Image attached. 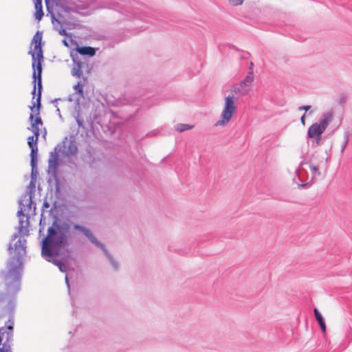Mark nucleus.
<instances>
[{
  "label": "nucleus",
  "instance_id": "obj_24",
  "mask_svg": "<svg viewBox=\"0 0 352 352\" xmlns=\"http://www.w3.org/2000/svg\"><path fill=\"white\" fill-rule=\"evenodd\" d=\"M30 130L32 131V132H36L37 133V131H40V129L38 126V125H34L33 124H31V128H29Z\"/></svg>",
  "mask_w": 352,
  "mask_h": 352
},
{
  "label": "nucleus",
  "instance_id": "obj_16",
  "mask_svg": "<svg viewBox=\"0 0 352 352\" xmlns=\"http://www.w3.org/2000/svg\"><path fill=\"white\" fill-rule=\"evenodd\" d=\"M42 32L38 31L32 39L31 44H41Z\"/></svg>",
  "mask_w": 352,
  "mask_h": 352
},
{
  "label": "nucleus",
  "instance_id": "obj_11",
  "mask_svg": "<svg viewBox=\"0 0 352 352\" xmlns=\"http://www.w3.org/2000/svg\"><path fill=\"white\" fill-rule=\"evenodd\" d=\"M37 143H38V141H36L34 136L32 135L28 138V144L31 149L30 156H37V153H38Z\"/></svg>",
  "mask_w": 352,
  "mask_h": 352
},
{
  "label": "nucleus",
  "instance_id": "obj_29",
  "mask_svg": "<svg viewBox=\"0 0 352 352\" xmlns=\"http://www.w3.org/2000/svg\"><path fill=\"white\" fill-rule=\"evenodd\" d=\"M65 283H66V284H67V288H68V289L69 290V289H70V286H69V280H68V276H67V275H66V276H65Z\"/></svg>",
  "mask_w": 352,
  "mask_h": 352
},
{
  "label": "nucleus",
  "instance_id": "obj_20",
  "mask_svg": "<svg viewBox=\"0 0 352 352\" xmlns=\"http://www.w3.org/2000/svg\"><path fill=\"white\" fill-rule=\"evenodd\" d=\"M314 315H315L316 319L317 320L318 323H320V322H322L324 321L322 315L320 314V313L318 311V310L316 308L314 309Z\"/></svg>",
  "mask_w": 352,
  "mask_h": 352
},
{
  "label": "nucleus",
  "instance_id": "obj_1",
  "mask_svg": "<svg viewBox=\"0 0 352 352\" xmlns=\"http://www.w3.org/2000/svg\"><path fill=\"white\" fill-rule=\"evenodd\" d=\"M32 192H25L22 198L19 200V208L17 212V217L19 218V226L16 228L17 232L14 233L8 245V250L10 252V257L8 259L6 265V269L0 272V276L3 281V274L9 272L11 267L21 266L19 278V289H21V280L22 273L23 270L24 257L26 255V239L23 238L25 236L29 235V226L30 221L29 217L23 214L25 210V206L28 207V210H31L32 204Z\"/></svg>",
  "mask_w": 352,
  "mask_h": 352
},
{
  "label": "nucleus",
  "instance_id": "obj_15",
  "mask_svg": "<svg viewBox=\"0 0 352 352\" xmlns=\"http://www.w3.org/2000/svg\"><path fill=\"white\" fill-rule=\"evenodd\" d=\"M194 127L193 125H190L188 124H178L175 126V130L178 132H183L186 130L191 129Z\"/></svg>",
  "mask_w": 352,
  "mask_h": 352
},
{
  "label": "nucleus",
  "instance_id": "obj_32",
  "mask_svg": "<svg viewBox=\"0 0 352 352\" xmlns=\"http://www.w3.org/2000/svg\"><path fill=\"white\" fill-rule=\"evenodd\" d=\"M56 113L60 118H62L61 114H60V111L57 106H56Z\"/></svg>",
  "mask_w": 352,
  "mask_h": 352
},
{
  "label": "nucleus",
  "instance_id": "obj_30",
  "mask_svg": "<svg viewBox=\"0 0 352 352\" xmlns=\"http://www.w3.org/2000/svg\"><path fill=\"white\" fill-rule=\"evenodd\" d=\"M253 67H254V63L252 62H250V67H249V72H253Z\"/></svg>",
  "mask_w": 352,
  "mask_h": 352
},
{
  "label": "nucleus",
  "instance_id": "obj_22",
  "mask_svg": "<svg viewBox=\"0 0 352 352\" xmlns=\"http://www.w3.org/2000/svg\"><path fill=\"white\" fill-rule=\"evenodd\" d=\"M308 164V162H305V161H303V162H302L300 164L299 168H298V169L296 170V173H297V174H298V177H299V178H300V177H301V176H302V171L304 170V169H303V168H302V166H303L304 164Z\"/></svg>",
  "mask_w": 352,
  "mask_h": 352
},
{
  "label": "nucleus",
  "instance_id": "obj_12",
  "mask_svg": "<svg viewBox=\"0 0 352 352\" xmlns=\"http://www.w3.org/2000/svg\"><path fill=\"white\" fill-rule=\"evenodd\" d=\"M76 46H77L76 52L81 55H87L89 56H93L96 53L95 49L93 47H91L89 46H82V47H79V45H76Z\"/></svg>",
  "mask_w": 352,
  "mask_h": 352
},
{
  "label": "nucleus",
  "instance_id": "obj_9",
  "mask_svg": "<svg viewBox=\"0 0 352 352\" xmlns=\"http://www.w3.org/2000/svg\"><path fill=\"white\" fill-rule=\"evenodd\" d=\"M63 147L64 153L67 156L76 154L78 151L75 140H68L67 138H65L63 142Z\"/></svg>",
  "mask_w": 352,
  "mask_h": 352
},
{
  "label": "nucleus",
  "instance_id": "obj_19",
  "mask_svg": "<svg viewBox=\"0 0 352 352\" xmlns=\"http://www.w3.org/2000/svg\"><path fill=\"white\" fill-rule=\"evenodd\" d=\"M349 133H346L344 134V140L343 142L341 144L340 151L342 153H343L346 148V146L348 144L349 140Z\"/></svg>",
  "mask_w": 352,
  "mask_h": 352
},
{
  "label": "nucleus",
  "instance_id": "obj_13",
  "mask_svg": "<svg viewBox=\"0 0 352 352\" xmlns=\"http://www.w3.org/2000/svg\"><path fill=\"white\" fill-rule=\"evenodd\" d=\"M34 7H35V19L38 21H40L43 16V12L42 9V0H34Z\"/></svg>",
  "mask_w": 352,
  "mask_h": 352
},
{
  "label": "nucleus",
  "instance_id": "obj_25",
  "mask_svg": "<svg viewBox=\"0 0 352 352\" xmlns=\"http://www.w3.org/2000/svg\"><path fill=\"white\" fill-rule=\"evenodd\" d=\"M311 109V106H309V105H304V106H301L298 108V109L300 111L301 110H304L305 111H309V109Z\"/></svg>",
  "mask_w": 352,
  "mask_h": 352
},
{
  "label": "nucleus",
  "instance_id": "obj_4",
  "mask_svg": "<svg viewBox=\"0 0 352 352\" xmlns=\"http://www.w3.org/2000/svg\"><path fill=\"white\" fill-rule=\"evenodd\" d=\"M333 113L331 111L323 113L318 122L313 123L308 129L307 136L309 138L315 139L317 144L321 140V135L333 121Z\"/></svg>",
  "mask_w": 352,
  "mask_h": 352
},
{
  "label": "nucleus",
  "instance_id": "obj_26",
  "mask_svg": "<svg viewBox=\"0 0 352 352\" xmlns=\"http://www.w3.org/2000/svg\"><path fill=\"white\" fill-rule=\"evenodd\" d=\"M319 324L320 326L322 331L324 333L326 331V325H325L324 321L319 323Z\"/></svg>",
  "mask_w": 352,
  "mask_h": 352
},
{
  "label": "nucleus",
  "instance_id": "obj_31",
  "mask_svg": "<svg viewBox=\"0 0 352 352\" xmlns=\"http://www.w3.org/2000/svg\"><path fill=\"white\" fill-rule=\"evenodd\" d=\"M308 186V184H298V187L300 188H305Z\"/></svg>",
  "mask_w": 352,
  "mask_h": 352
},
{
  "label": "nucleus",
  "instance_id": "obj_23",
  "mask_svg": "<svg viewBox=\"0 0 352 352\" xmlns=\"http://www.w3.org/2000/svg\"><path fill=\"white\" fill-rule=\"evenodd\" d=\"M244 0H229L230 4H231L233 6H239L243 3Z\"/></svg>",
  "mask_w": 352,
  "mask_h": 352
},
{
  "label": "nucleus",
  "instance_id": "obj_3",
  "mask_svg": "<svg viewBox=\"0 0 352 352\" xmlns=\"http://www.w3.org/2000/svg\"><path fill=\"white\" fill-rule=\"evenodd\" d=\"M30 54L32 56V67L33 68V82H34V88L32 91V94L33 96V98L36 95V84L38 85V94L36 98V104L33 103L32 106L30 107V109L32 111H34V109L36 106V116L34 118V114L32 113H30L29 120L31 124L34 125H43V121L41 118L39 116V111L41 107V90H42V83H41V74H42V62L43 60V54L42 50V45H34L33 50L30 51Z\"/></svg>",
  "mask_w": 352,
  "mask_h": 352
},
{
  "label": "nucleus",
  "instance_id": "obj_36",
  "mask_svg": "<svg viewBox=\"0 0 352 352\" xmlns=\"http://www.w3.org/2000/svg\"><path fill=\"white\" fill-rule=\"evenodd\" d=\"M71 56L72 57L73 60H74V55H73V54H72H72H71Z\"/></svg>",
  "mask_w": 352,
  "mask_h": 352
},
{
  "label": "nucleus",
  "instance_id": "obj_18",
  "mask_svg": "<svg viewBox=\"0 0 352 352\" xmlns=\"http://www.w3.org/2000/svg\"><path fill=\"white\" fill-rule=\"evenodd\" d=\"M82 74L80 64H78L76 67H74L72 70V74L73 76H77L80 78Z\"/></svg>",
  "mask_w": 352,
  "mask_h": 352
},
{
  "label": "nucleus",
  "instance_id": "obj_33",
  "mask_svg": "<svg viewBox=\"0 0 352 352\" xmlns=\"http://www.w3.org/2000/svg\"><path fill=\"white\" fill-rule=\"evenodd\" d=\"M76 121H77V123H78V126H81L82 124V121H80L79 120H77Z\"/></svg>",
  "mask_w": 352,
  "mask_h": 352
},
{
  "label": "nucleus",
  "instance_id": "obj_37",
  "mask_svg": "<svg viewBox=\"0 0 352 352\" xmlns=\"http://www.w3.org/2000/svg\"><path fill=\"white\" fill-rule=\"evenodd\" d=\"M41 223H42V219H41V220H40V226L41 225Z\"/></svg>",
  "mask_w": 352,
  "mask_h": 352
},
{
  "label": "nucleus",
  "instance_id": "obj_8",
  "mask_svg": "<svg viewBox=\"0 0 352 352\" xmlns=\"http://www.w3.org/2000/svg\"><path fill=\"white\" fill-rule=\"evenodd\" d=\"M254 72H248L246 76L244 79L241 81L239 85L234 86L233 89V91L235 93H240L241 94H245L248 90H244L245 87H249L251 86L252 82L254 81Z\"/></svg>",
  "mask_w": 352,
  "mask_h": 352
},
{
  "label": "nucleus",
  "instance_id": "obj_17",
  "mask_svg": "<svg viewBox=\"0 0 352 352\" xmlns=\"http://www.w3.org/2000/svg\"><path fill=\"white\" fill-rule=\"evenodd\" d=\"M309 168L311 169V173H312V177H315L316 176L320 175V172L318 170V166L316 165H314L311 163L309 164Z\"/></svg>",
  "mask_w": 352,
  "mask_h": 352
},
{
  "label": "nucleus",
  "instance_id": "obj_14",
  "mask_svg": "<svg viewBox=\"0 0 352 352\" xmlns=\"http://www.w3.org/2000/svg\"><path fill=\"white\" fill-rule=\"evenodd\" d=\"M58 31L60 35L65 36V37L62 40L63 44H69L68 43H70V44H77L76 41H74L72 38V34L67 33L65 30L59 29Z\"/></svg>",
  "mask_w": 352,
  "mask_h": 352
},
{
  "label": "nucleus",
  "instance_id": "obj_35",
  "mask_svg": "<svg viewBox=\"0 0 352 352\" xmlns=\"http://www.w3.org/2000/svg\"><path fill=\"white\" fill-rule=\"evenodd\" d=\"M117 41L118 42H122V41H124V40L122 38H118Z\"/></svg>",
  "mask_w": 352,
  "mask_h": 352
},
{
  "label": "nucleus",
  "instance_id": "obj_5",
  "mask_svg": "<svg viewBox=\"0 0 352 352\" xmlns=\"http://www.w3.org/2000/svg\"><path fill=\"white\" fill-rule=\"evenodd\" d=\"M236 101L237 98L232 93L225 97L221 118L216 123L217 126H226L231 120L236 111Z\"/></svg>",
  "mask_w": 352,
  "mask_h": 352
},
{
  "label": "nucleus",
  "instance_id": "obj_7",
  "mask_svg": "<svg viewBox=\"0 0 352 352\" xmlns=\"http://www.w3.org/2000/svg\"><path fill=\"white\" fill-rule=\"evenodd\" d=\"M58 146H56L54 148V150L50 153L49 159H48V167H47V173L49 175H52L55 177L57 173V169L58 166V152L60 151V148L58 149Z\"/></svg>",
  "mask_w": 352,
  "mask_h": 352
},
{
  "label": "nucleus",
  "instance_id": "obj_10",
  "mask_svg": "<svg viewBox=\"0 0 352 352\" xmlns=\"http://www.w3.org/2000/svg\"><path fill=\"white\" fill-rule=\"evenodd\" d=\"M37 156H30V166H31V184L34 180H36V175L38 173L37 168Z\"/></svg>",
  "mask_w": 352,
  "mask_h": 352
},
{
  "label": "nucleus",
  "instance_id": "obj_28",
  "mask_svg": "<svg viewBox=\"0 0 352 352\" xmlns=\"http://www.w3.org/2000/svg\"><path fill=\"white\" fill-rule=\"evenodd\" d=\"M301 123L305 125V113L300 118Z\"/></svg>",
  "mask_w": 352,
  "mask_h": 352
},
{
  "label": "nucleus",
  "instance_id": "obj_34",
  "mask_svg": "<svg viewBox=\"0 0 352 352\" xmlns=\"http://www.w3.org/2000/svg\"><path fill=\"white\" fill-rule=\"evenodd\" d=\"M43 206L47 208L49 206V204L47 202H45L43 204Z\"/></svg>",
  "mask_w": 352,
  "mask_h": 352
},
{
  "label": "nucleus",
  "instance_id": "obj_2",
  "mask_svg": "<svg viewBox=\"0 0 352 352\" xmlns=\"http://www.w3.org/2000/svg\"><path fill=\"white\" fill-rule=\"evenodd\" d=\"M71 227L68 223L58 224L56 221L47 229V236L42 242L41 254L47 261L56 265L60 272H65L67 266L61 261L56 258L61 253V250H65L67 254L71 250L67 248L70 243Z\"/></svg>",
  "mask_w": 352,
  "mask_h": 352
},
{
  "label": "nucleus",
  "instance_id": "obj_21",
  "mask_svg": "<svg viewBox=\"0 0 352 352\" xmlns=\"http://www.w3.org/2000/svg\"><path fill=\"white\" fill-rule=\"evenodd\" d=\"M74 89L76 91V92L80 95L83 94V85L80 82H78L74 87Z\"/></svg>",
  "mask_w": 352,
  "mask_h": 352
},
{
  "label": "nucleus",
  "instance_id": "obj_6",
  "mask_svg": "<svg viewBox=\"0 0 352 352\" xmlns=\"http://www.w3.org/2000/svg\"><path fill=\"white\" fill-rule=\"evenodd\" d=\"M73 228L74 230L82 232L92 243L100 248L109 258L115 270L118 268V263L113 258L105 246L96 239L89 229L78 224L74 225Z\"/></svg>",
  "mask_w": 352,
  "mask_h": 352
},
{
  "label": "nucleus",
  "instance_id": "obj_27",
  "mask_svg": "<svg viewBox=\"0 0 352 352\" xmlns=\"http://www.w3.org/2000/svg\"><path fill=\"white\" fill-rule=\"evenodd\" d=\"M34 138H35L36 141L38 140V137L40 135V131H37V133L36 132H32Z\"/></svg>",
  "mask_w": 352,
  "mask_h": 352
}]
</instances>
